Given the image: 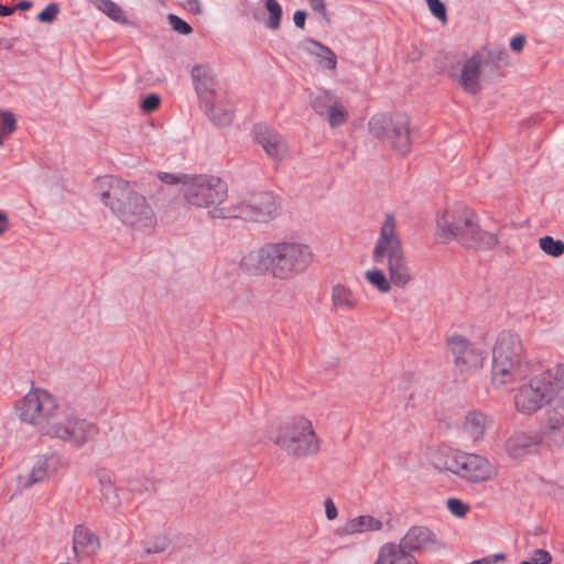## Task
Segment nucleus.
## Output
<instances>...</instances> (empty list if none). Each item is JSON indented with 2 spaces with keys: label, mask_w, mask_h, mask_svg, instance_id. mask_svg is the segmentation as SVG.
<instances>
[{
  "label": "nucleus",
  "mask_w": 564,
  "mask_h": 564,
  "mask_svg": "<svg viewBox=\"0 0 564 564\" xmlns=\"http://www.w3.org/2000/svg\"><path fill=\"white\" fill-rule=\"evenodd\" d=\"M254 269L279 281H290L306 272L313 263L310 245L289 237L262 245L250 257Z\"/></svg>",
  "instance_id": "f257e3e1"
},
{
  "label": "nucleus",
  "mask_w": 564,
  "mask_h": 564,
  "mask_svg": "<svg viewBox=\"0 0 564 564\" xmlns=\"http://www.w3.org/2000/svg\"><path fill=\"white\" fill-rule=\"evenodd\" d=\"M101 186H107L100 194L102 203L122 225L140 231L155 227L156 217L152 206L133 184L121 178L109 177L102 181Z\"/></svg>",
  "instance_id": "f03ea898"
},
{
  "label": "nucleus",
  "mask_w": 564,
  "mask_h": 564,
  "mask_svg": "<svg viewBox=\"0 0 564 564\" xmlns=\"http://www.w3.org/2000/svg\"><path fill=\"white\" fill-rule=\"evenodd\" d=\"M435 238L441 243L456 241L477 250H492L499 245L498 236L482 230L477 214L463 204L447 207L437 217Z\"/></svg>",
  "instance_id": "7ed1b4c3"
},
{
  "label": "nucleus",
  "mask_w": 564,
  "mask_h": 564,
  "mask_svg": "<svg viewBox=\"0 0 564 564\" xmlns=\"http://www.w3.org/2000/svg\"><path fill=\"white\" fill-rule=\"evenodd\" d=\"M532 372V365L524 356L521 338L511 332H501L492 349L491 377L495 388H507Z\"/></svg>",
  "instance_id": "20e7f679"
},
{
  "label": "nucleus",
  "mask_w": 564,
  "mask_h": 564,
  "mask_svg": "<svg viewBox=\"0 0 564 564\" xmlns=\"http://www.w3.org/2000/svg\"><path fill=\"white\" fill-rule=\"evenodd\" d=\"M270 441L292 459H307L322 451V438L311 419L294 415L281 422L269 434Z\"/></svg>",
  "instance_id": "39448f33"
},
{
  "label": "nucleus",
  "mask_w": 564,
  "mask_h": 564,
  "mask_svg": "<svg viewBox=\"0 0 564 564\" xmlns=\"http://www.w3.org/2000/svg\"><path fill=\"white\" fill-rule=\"evenodd\" d=\"M508 53L503 47H481L470 57L452 66L449 76L458 83L462 89L475 95L481 89L480 80L487 74L492 77L501 64H507Z\"/></svg>",
  "instance_id": "423d86ee"
},
{
  "label": "nucleus",
  "mask_w": 564,
  "mask_h": 564,
  "mask_svg": "<svg viewBox=\"0 0 564 564\" xmlns=\"http://www.w3.org/2000/svg\"><path fill=\"white\" fill-rule=\"evenodd\" d=\"M564 389V366L556 365L531 378L530 382L519 388L514 404L519 412L532 414L552 401Z\"/></svg>",
  "instance_id": "0eeeda50"
},
{
  "label": "nucleus",
  "mask_w": 564,
  "mask_h": 564,
  "mask_svg": "<svg viewBox=\"0 0 564 564\" xmlns=\"http://www.w3.org/2000/svg\"><path fill=\"white\" fill-rule=\"evenodd\" d=\"M184 200L196 208H206L212 218L216 209H227L223 206L228 196L227 183L218 176L210 174L189 175L181 188Z\"/></svg>",
  "instance_id": "6e6552de"
},
{
  "label": "nucleus",
  "mask_w": 564,
  "mask_h": 564,
  "mask_svg": "<svg viewBox=\"0 0 564 564\" xmlns=\"http://www.w3.org/2000/svg\"><path fill=\"white\" fill-rule=\"evenodd\" d=\"M62 408L56 398L41 388H32L15 403V413L21 422L36 427L46 435Z\"/></svg>",
  "instance_id": "1a4fd4ad"
},
{
  "label": "nucleus",
  "mask_w": 564,
  "mask_h": 564,
  "mask_svg": "<svg viewBox=\"0 0 564 564\" xmlns=\"http://www.w3.org/2000/svg\"><path fill=\"white\" fill-rule=\"evenodd\" d=\"M370 134L382 144L405 155L411 151L410 117L404 112L377 113L368 122Z\"/></svg>",
  "instance_id": "9d476101"
},
{
  "label": "nucleus",
  "mask_w": 564,
  "mask_h": 564,
  "mask_svg": "<svg viewBox=\"0 0 564 564\" xmlns=\"http://www.w3.org/2000/svg\"><path fill=\"white\" fill-rule=\"evenodd\" d=\"M434 466L471 484L485 482L498 475V468L487 457L463 451L452 452L448 459L444 463L434 462Z\"/></svg>",
  "instance_id": "9b49d317"
},
{
  "label": "nucleus",
  "mask_w": 564,
  "mask_h": 564,
  "mask_svg": "<svg viewBox=\"0 0 564 564\" xmlns=\"http://www.w3.org/2000/svg\"><path fill=\"white\" fill-rule=\"evenodd\" d=\"M279 203L272 193L252 194L248 199L231 204L227 209H216L215 216L220 219L241 218L245 220L265 223L276 216Z\"/></svg>",
  "instance_id": "f8f14e48"
},
{
  "label": "nucleus",
  "mask_w": 564,
  "mask_h": 564,
  "mask_svg": "<svg viewBox=\"0 0 564 564\" xmlns=\"http://www.w3.org/2000/svg\"><path fill=\"white\" fill-rule=\"evenodd\" d=\"M99 429L74 412L63 409L47 432V436L58 438L75 447H83L98 435Z\"/></svg>",
  "instance_id": "ddd939ff"
},
{
  "label": "nucleus",
  "mask_w": 564,
  "mask_h": 564,
  "mask_svg": "<svg viewBox=\"0 0 564 564\" xmlns=\"http://www.w3.org/2000/svg\"><path fill=\"white\" fill-rule=\"evenodd\" d=\"M404 254L401 237L397 232V220L392 214H386L372 251V260L376 263H388Z\"/></svg>",
  "instance_id": "4468645a"
},
{
  "label": "nucleus",
  "mask_w": 564,
  "mask_h": 564,
  "mask_svg": "<svg viewBox=\"0 0 564 564\" xmlns=\"http://www.w3.org/2000/svg\"><path fill=\"white\" fill-rule=\"evenodd\" d=\"M447 345L454 356L455 366L460 372L481 368L485 361V351L476 347L467 338L453 335L447 338Z\"/></svg>",
  "instance_id": "2eb2a0df"
},
{
  "label": "nucleus",
  "mask_w": 564,
  "mask_h": 564,
  "mask_svg": "<svg viewBox=\"0 0 564 564\" xmlns=\"http://www.w3.org/2000/svg\"><path fill=\"white\" fill-rule=\"evenodd\" d=\"M254 140L262 147L267 155L275 161H283L289 154V145L284 138L265 124H256L253 129Z\"/></svg>",
  "instance_id": "dca6fc26"
},
{
  "label": "nucleus",
  "mask_w": 564,
  "mask_h": 564,
  "mask_svg": "<svg viewBox=\"0 0 564 564\" xmlns=\"http://www.w3.org/2000/svg\"><path fill=\"white\" fill-rule=\"evenodd\" d=\"M192 78L195 90L204 109L213 108L215 97V75L207 64L196 65L192 69Z\"/></svg>",
  "instance_id": "f3484780"
},
{
  "label": "nucleus",
  "mask_w": 564,
  "mask_h": 564,
  "mask_svg": "<svg viewBox=\"0 0 564 564\" xmlns=\"http://www.w3.org/2000/svg\"><path fill=\"white\" fill-rule=\"evenodd\" d=\"M100 549L99 538L87 527L76 525L73 533V551L78 561L89 557Z\"/></svg>",
  "instance_id": "a211bd4d"
},
{
  "label": "nucleus",
  "mask_w": 564,
  "mask_h": 564,
  "mask_svg": "<svg viewBox=\"0 0 564 564\" xmlns=\"http://www.w3.org/2000/svg\"><path fill=\"white\" fill-rule=\"evenodd\" d=\"M492 419L481 411L468 412L463 423V432L474 442L484 438L487 430L491 427Z\"/></svg>",
  "instance_id": "6ab92c4d"
},
{
  "label": "nucleus",
  "mask_w": 564,
  "mask_h": 564,
  "mask_svg": "<svg viewBox=\"0 0 564 564\" xmlns=\"http://www.w3.org/2000/svg\"><path fill=\"white\" fill-rule=\"evenodd\" d=\"M301 48L310 54L311 56L315 57L317 61V64L326 69L335 70L337 66V56L336 54L326 45L312 40V39H305L301 43Z\"/></svg>",
  "instance_id": "aec40b11"
},
{
  "label": "nucleus",
  "mask_w": 564,
  "mask_h": 564,
  "mask_svg": "<svg viewBox=\"0 0 564 564\" xmlns=\"http://www.w3.org/2000/svg\"><path fill=\"white\" fill-rule=\"evenodd\" d=\"M383 527L382 522L372 516H358L349 519L341 527L336 529L337 536L352 535L367 531H379Z\"/></svg>",
  "instance_id": "412c9836"
},
{
  "label": "nucleus",
  "mask_w": 564,
  "mask_h": 564,
  "mask_svg": "<svg viewBox=\"0 0 564 564\" xmlns=\"http://www.w3.org/2000/svg\"><path fill=\"white\" fill-rule=\"evenodd\" d=\"M94 477L98 484L101 501L111 508H117L120 505V499L115 486L112 473L106 468H98L95 470Z\"/></svg>",
  "instance_id": "4be33fe9"
},
{
  "label": "nucleus",
  "mask_w": 564,
  "mask_h": 564,
  "mask_svg": "<svg viewBox=\"0 0 564 564\" xmlns=\"http://www.w3.org/2000/svg\"><path fill=\"white\" fill-rule=\"evenodd\" d=\"M434 542V534L425 527H413L402 538L400 546L404 551H420Z\"/></svg>",
  "instance_id": "5701e85b"
},
{
  "label": "nucleus",
  "mask_w": 564,
  "mask_h": 564,
  "mask_svg": "<svg viewBox=\"0 0 564 564\" xmlns=\"http://www.w3.org/2000/svg\"><path fill=\"white\" fill-rule=\"evenodd\" d=\"M539 442L528 433L514 432L505 442V451L511 458H521L531 453Z\"/></svg>",
  "instance_id": "b1692460"
},
{
  "label": "nucleus",
  "mask_w": 564,
  "mask_h": 564,
  "mask_svg": "<svg viewBox=\"0 0 564 564\" xmlns=\"http://www.w3.org/2000/svg\"><path fill=\"white\" fill-rule=\"evenodd\" d=\"M375 564H417V561L400 545L386 543L379 549Z\"/></svg>",
  "instance_id": "393cba45"
},
{
  "label": "nucleus",
  "mask_w": 564,
  "mask_h": 564,
  "mask_svg": "<svg viewBox=\"0 0 564 564\" xmlns=\"http://www.w3.org/2000/svg\"><path fill=\"white\" fill-rule=\"evenodd\" d=\"M390 281L398 288H405L413 279L406 256L386 263Z\"/></svg>",
  "instance_id": "a878e982"
},
{
  "label": "nucleus",
  "mask_w": 564,
  "mask_h": 564,
  "mask_svg": "<svg viewBox=\"0 0 564 564\" xmlns=\"http://www.w3.org/2000/svg\"><path fill=\"white\" fill-rule=\"evenodd\" d=\"M332 304L338 311H351L358 305V299L345 284L337 283L332 288Z\"/></svg>",
  "instance_id": "bb28decb"
},
{
  "label": "nucleus",
  "mask_w": 564,
  "mask_h": 564,
  "mask_svg": "<svg viewBox=\"0 0 564 564\" xmlns=\"http://www.w3.org/2000/svg\"><path fill=\"white\" fill-rule=\"evenodd\" d=\"M264 6L269 12V19H264V13L261 8L251 10L252 18L259 23L264 22L267 28L270 30H278L282 18V8L280 3L276 0H265Z\"/></svg>",
  "instance_id": "cd10ccee"
},
{
  "label": "nucleus",
  "mask_w": 564,
  "mask_h": 564,
  "mask_svg": "<svg viewBox=\"0 0 564 564\" xmlns=\"http://www.w3.org/2000/svg\"><path fill=\"white\" fill-rule=\"evenodd\" d=\"M338 101V97L333 91L319 89L312 96L311 105L317 115L324 117Z\"/></svg>",
  "instance_id": "c85d7f7f"
},
{
  "label": "nucleus",
  "mask_w": 564,
  "mask_h": 564,
  "mask_svg": "<svg viewBox=\"0 0 564 564\" xmlns=\"http://www.w3.org/2000/svg\"><path fill=\"white\" fill-rule=\"evenodd\" d=\"M94 7L104 12L111 20L119 23H127L128 20L122 9L112 0H88Z\"/></svg>",
  "instance_id": "c756f323"
},
{
  "label": "nucleus",
  "mask_w": 564,
  "mask_h": 564,
  "mask_svg": "<svg viewBox=\"0 0 564 564\" xmlns=\"http://www.w3.org/2000/svg\"><path fill=\"white\" fill-rule=\"evenodd\" d=\"M47 477V459L46 458H40L34 464L32 470L30 474L25 477V480L23 481V477L20 476V482L23 488H30L31 486L43 481Z\"/></svg>",
  "instance_id": "7c9ffc66"
},
{
  "label": "nucleus",
  "mask_w": 564,
  "mask_h": 564,
  "mask_svg": "<svg viewBox=\"0 0 564 564\" xmlns=\"http://www.w3.org/2000/svg\"><path fill=\"white\" fill-rule=\"evenodd\" d=\"M365 278L371 285L377 288V290L381 293L390 292L391 285L393 284L390 281V278L388 279L383 271H381L380 269L368 270L365 273Z\"/></svg>",
  "instance_id": "2f4dec72"
},
{
  "label": "nucleus",
  "mask_w": 564,
  "mask_h": 564,
  "mask_svg": "<svg viewBox=\"0 0 564 564\" xmlns=\"http://www.w3.org/2000/svg\"><path fill=\"white\" fill-rule=\"evenodd\" d=\"M540 249L547 256L558 258L564 254V242L555 240L551 236H544L539 239Z\"/></svg>",
  "instance_id": "473e14b6"
},
{
  "label": "nucleus",
  "mask_w": 564,
  "mask_h": 564,
  "mask_svg": "<svg viewBox=\"0 0 564 564\" xmlns=\"http://www.w3.org/2000/svg\"><path fill=\"white\" fill-rule=\"evenodd\" d=\"M330 127H339L347 120L348 112L346 108L340 104L336 102L332 109L324 116Z\"/></svg>",
  "instance_id": "72a5a7b5"
},
{
  "label": "nucleus",
  "mask_w": 564,
  "mask_h": 564,
  "mask_svg": "<svg viewBox=\"0 0 564 564\" xmlns=\"http://www.w3.org/2000/svg\"><path fill=\"white\" fill-rule=\"evenodd\" d=\"M17 122L12 113L0 112V145L3 144V138L9 137L15 129Z\"/></svg>",
  "instance_id": "f704fd0d"
},
{
  "label": "nucleus",
  "mask_w": 564,
  "mask_h": 564,
  "mask_svg": "<svg viewBox=\"0 0 564 564\" xmlns=\"http://www.w3.org/2000/svg\"><path fill=\"white\" fill-rule=\"evenodd\" d=\"M209 119L217 126H228L231 122V113L224 109H217L213 104L212 109H204Z\"/></svg>",
  "instance_id": "c9c22d12"
},
{
  "label": "nucleus",
  "mask_w": 564,
  "mask_h": 564,
  "mask_svg": "<svg viewBox=\"0 0 564 564\" xmlns=\"http://www.w3.org/2000/svg\"><path fill=\"white\" fill-rule=\"evenodd\" d=\"M61 12V6L56 2L48 3L37 15L36 20L42 23H53Z\"/></svg>",
  "instance_id": "e433bc0d"
},
{
  "label": "nucleus",
  "mask_w": 564,
  "mask_h": 564,
  "mask_svg": "<svg viewBox=\"0 0 564 564\" xmlns=\"http://www.w3.org/2000/svg\"><path fill=\"white\" fill-rule=\"evenodd\" d=\"M564 426V405H558L553 409L547 420L549 430H557Z\"/></svg>",
  "instance_id": "4c0bfd02"
},
{
  "label": "nucleus",
  "mask_w": 564,
  "mask_h": 564,
  "mask_svg": "<svg viewBox=\"0 0 564 564\" xmlns=\"http://www.w3.org/2000/svg\"><path fill=\"white\" fill-rule=\"evenodd\" d=\"M167 20H169L171 28L175 32H177L180 34H184V35H187L192 32V26L175 14H169Z\"/></svg>",
  "instance_id": "58836bf2"
},
{
  "label": "nucleus",
  "mask_w": 564,
  "mask_h": 564,
  "mask_svg": "<svg viewBox=\"0 0 564 564\" xmlns=\"http://www.w3.org/2000/svg\"><path fill=\"white\" fill-rule=\"evenodd\" d=\"M446 506L448 510L458 518H463L469 510L468 505L456 498L447 499Z\"/></svg>",
  "instance_id": "ea45409f"
},
{
  "label": "nucleus",
  "mask_w": 564,
  "mask_h": 564,
  "mask_svg": "<svg viewBox=\"0 0 564 564\" xmlns=\"http://www.w3.org/2000/svg\"><path fill=\"white\" fill-rule=\"evenodd\" d=\"M427 7L432 14L441 21H446V8L441 0H426Z\"/></svg>",
  "instance_id": "a19ab883"
},
{
  "label": "nucleus",
  "mask_w": 564,
  "mask_h": 564,
  "mask_svg": "<svg viewBox=\"0 0 564 564\" xmlns=\"http://www.w3.org/2000/svg\"><path fill=\"white\" fill-rule=\"evenodd\" d=\"M159 178L161 182L165 183V184H181L182 187L181 188H184V181L185 178L189 177L188 174H172V173H166V172H160L158 174Z\"/></svg>",
  "instance_id": "79ce46f5"
},
{
  "label": "nucleus",
  "mask_w": 564,
  "mask_h": 564,
  "mask_svg": "<svg viewBox=\"0 0 564 564\" xmlns=\"http://www.w3.org/2000/svg\"><path fill=\"white\" fill-rule=\"evenodd\" d=\"M531 562L532 564H550L552 562V555L544 549H536L532 553Z\"/></svg>",
  "instance_id": "37998d69"
},
{
  "label": "nucleus",
  "mask_w": 564,
  "mask_h": 564,
  "mask_svg": "<svg viewBox=\"0 0 564 564\" xmlns=\"http://www.w3.org/2000/svg\"><path fill=\"white\" fill-rule=\"evenodd\" d=\"M160 97L155 94L148 95L141 102V108L145 112H152L160 106Z\"/></svg>",
  "instance_id": "c03bdc74"
},
{
  "label": "nucleus",
  "mask_w": 564,
  "mask_h": 564,
  "mask_svg": "<svg viewBox=\"0 0 564 564\" xmlns=\"http://www.w3.org/2000/svg\"><path fill=\"white\" fill-rule=\"evenodd\" d=\"M180 4L193 14H200L202 8L199 0H178Z\"/></svg>",
  "instance_id": "a18cd8bd"
},
{
  "label": "nucleus",
  "mask_w": 564,
  "mask_h": 564,
  "mask_svg": "<svg viewBox=\"0 0 564 564\" xmlns=\"http://www.w3.org/2000/svg\"><path fill=\"white\" fill-rule=\"evenodd\" d=\"M325 506V514L328 520H334L338 516L337 508L334 501L330 498H327L324 502Z\"/></svg>",
  "instance_id": "49530a36"
},
{
  "label": "nucleus",
  "mask_w": 564,
  "mask_h": 564,
  "mask_svg": "<svg viewBox=\"0 0 564 564\" xmlns=\"http://www.w3.org/2000/svg\"><path fill=\"white\" fill-rule=\"evenodd\" d=\"M527 37L522 34L516 35L510 41V47L514 52H521L524 47Z\"/></svg>",
  "instance_id": "de8ad7c7"
},
{
  "label": "nucleus",
  "mask_w": 564,
  "mask_h": 564,
  "mask_svg": "<svg viewBox=\"0 0 564 564\" xmlns=\"http://www.w3.org/2000/svg\"><path fill=\"white\" fill-rule=\"evenodd\" d=\"M305 20H306V12L305 11H302V10L295 11V13L293 15V21H294V24L297 28L303 29L304 25H305Z\"/></svg>",
  "instance_id": "09e8293b"
},
{
  "label": "nucleus",
  "mask_w": 564,
  "mask_h": 564,
  "mask_svg": "<svg viewBox=\"0 0 564 564\" xmlns=\"http://www.w3.org/2000/svg\"><path fill=\"white\" fill-rule=\"evenodd\" d=\"M312 9L323 15L326 14V6L324 0H308Z\"/></svg>",
  "instance_id": "8fccbe9b"
},
{
  "label": "nucleus",
  "mask_w": 564,
  "mask_h": 564,
  "mask_svg": "<svg viewBox=\"0 0 564 564\" xmlns=\"http://www.w3.org/2000/svg\"><path fill=\"white\" fill-rule=\"evenodd\" d=\"M165 549H166V542L165 541H162L160 543L156 542V543H154L153 546L147 549V553H149V554L161 553V552L165 551Z\"/></svg>",
  "instance_id": "3c124183"
},
{
  "label": "nucleus",
  "mask_w": 564,
  "mask_h": 564,
  "mask_svg": "<svg viewBox=\"0 0 564 564\" xmlns=\"http://www.w3.org/2000/svg\"><path fill=\"white\" fill-rule=\"evenodd\" d=\"M15 41H17V39L0 37V51L1 50L11 51L14 46Z\"/></svg>",
  "instance_id": "603ef678"
},
{
  "label": "nucleus",
  "mask_w": 564,
  "mask_h": 564,
  "mask_svg": "<svg viewBox=\"0 0 564 564\" xmlns=\"http://www.w3.org/2000/svg\"><path fill=\"white\" fill-rule=\"evenodd\" d=\"M9 228L8 217L4 213L0 212V236L3 235Z\"/></svg>",
  "instance_id": "864d4df0"
},
{
  "label": "nucleus",
  "mask_w": 564,
  "mask_h": 564,
  "mask_svg": "<svg viewBox=\"0 0 564 564\" xmlns=\"http://www.w3.org/2000/svg\"><path fill=\"white\" fill-rule=\"evenodd\" d=\"M143 488L145 491H155L156 490V484L154 480L151 479H144L143 481Z\"/></svg>",
  "instance_id": "5fc2aeb1"
},
{
  "label": "nucleus",
  "mask_w": 564,
  "mask_h": 564,
  "mask_svg": "<svg viewBox=\"0 0 564 564\" xmlns=\"http://www.w3.org/2000/svg\"><path fill=\"white\" fill-rule=\"evenodd\" d=\"M14 8H15V10H21V11L29 10L32 8V2L29 0H22Z\"/></svg>",
  "instance_id": "6e6d98bb"
},
{
  "label": "nucleus",
  "mask_w": 564,
  "mask_h": 564,
  "mask_svg": "<svg viewBox=\"0 0 564 564\" xmlns=\"http://www.w3.org/2000/svg\"><path fill=\"white\" fill-rule=\"evenodd\" d=\"M14 11H15V8H13V7H7L3 4H0V15L1 17H8V15L12 14Z\"/></svg>",
  "instance_id": "4d7b16f0"
},
{
  "label": "nucleus",
  "mask_w": 564,
  "mask_h": 564,
  "mask_svg": "<svg viewBox=\"0 0 564 564\" xmlns=\"http://www.w3.org/2000/svg\"><path fill=\"white\" fill-rule=\"evenodd\" d=\"M519 564H532V562H529V561H522V562H520Z\"/></svg>",
  "instance_id": "13d9d810"
}]
</instances>
